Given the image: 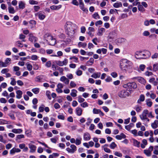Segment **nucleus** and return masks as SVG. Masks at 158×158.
Masks as SVG:
<instances>
[{
  "label": "nucleus",
  "instance_id": "nucleus-61",
  "mask_svg": "<svg viewBox=\"0 0 158 158\" xmlns=\"http://www.w3.org/2000/svg\"><path fill=\"white\" fill-rule=\"evenodd\" d=\"M76 73L77 76H79L82 74V71L79 70L76 71Z\"/></svg>",
  "mask_w": 158,
  "mask_h": 158
},
{
  "label": "nucleus",
  "instance_id": "nucleus-18",
  "mask_svg": "<svg viewBox=\"0 0 158 158\" xmlns=\"http://www.w3.org/2000/svg\"><path fill=\"white\" fill-rule=\"evenodd\" d=\"M145 100V96L143 94H141L139 99L137 101V103L139 104L141 103V102H143Z\"/></svg>",
  "mask_w": 158,
  "mask_h": 158
},
{
  "label": "nucleus",
  "instance_id": "nucleus-51",
  "mask_svg": "<svg viewBox=\"0 0 158 158\" xmlns=\"http://www.w3.org/2000/svg\"><path fill=\"white\" fill-rule=\"evenodd\" d=\"M0 66L2 67H6L7 66L5 62H3L1 60H0Z\"/></svg>",
  "mask_w": 158,
  "mask_h": 158
},
{
  "label": "nucleus",
  "instance_id": "nucleus-35",
  "mask_svg": "<svg viewBox=\"0 0 158 158\" xmlns=\"http://www.w3.org/2000/svg\"><path fill=\"white\" fill-rule=\"evenodd\" d=\"M80 7L81 9L83 11L86 13L88 12V10L85 7L84 4H82V5H80Z\"/></svg>",
  "mask_w": 158,
  "mask_h": 158
},
{
  "label": "nucleus",
  "instance_id": "nucleus-3",
  "mask_svg": "<svg viewBox=\"0 0 158 158\" xmlns=\"http://www.w3.org/2000/svg\"><path fill=\"white\" fill-rule=\"evenodd\" d=\"M131 62L126 59H122L120 61V67L121 69L123 71H126L129 68Z\"/></svg>",
  "mask_w": 158,
  "mask_h": 158
},
{
  "label": "nucleus",
  "instance_id": "nucleus-26",
  "mask_svg": "<svg viewBox=\"0 0 158 158\" xmlns=\"http://www.w3.org/2000/svg\"><path fill=\"white\" fill-rule=\"evenodd\" d=\"M62 6L61 5H59L57 6H52L50 7V8L52 10H58Z\"/></svg>",
  "mask_w": 158,
  "mask_h": 158
},
{
  "label": "nucleus",
  "instance_id": "nucleus-40",
  "mask_svg": "<svg viewBox=\"0 0 158 158\" xmlns=\"http://www.w3.org/2000/svg\"><path fill=\"white\" fill-rule=\"evenodd\" d=\"M144 153L148 156H150L151 155V152L150 150H144Z\"/></svg>",
  "mask_w": 158,
  "mask_h": 158
},
{
  "label": "nucleus",
  "instance_id": "nucleus-60",
  "mask_svg": "<svg viewBox=\"0 0 158 158\" xmlns=\"http://www.w3.org/2000/svg\"><path fill=\"white\" fill-rule=\"evenodd\" d=\"M138 81L141 83H143L144 81V80L143 78L140 77H137Z\"/></svg>",
  "mask_w": 158,
  "mask_h": 158
},
{
  "label": "nucleus",
  "instance_id": "nucleus-30",
  "mask_svg": "<svg viewBox=\"0 0 158 158\" xmlns=\"http://www.w3.org/2000/svg\"><path fill=\"white\" fill-rule=\"evenodd\" d=\"M135 109L137 112H140L142 110V107L139 105H137L135 107Z\"/></svg>",
  "mask_w": 158,
  "mask_h": 158
},
{
  "label": "nucleus",
  "instance_id": "nucleus-62",
  "mask_svg": "<svg viewBox=\"0 0 158 158\" xmlns=\"http://www.w3.org/2000/svg\"><path fill=\"white\" fill-rule=\"evenodd\" d=\"M31 131L30 130H27L25 131V134L27 135L28 136L31 135Z\"/></svg>",
  "mask_w": 158,
  "mask_h": 158
},
{
  "label": "nucleus",
  "instance_id": "nucleus-64",
  "mask_svg": "<svg viewBox=\"0 0 158 158\" xmlns=\"http://www.w3.org/2000/svg\"><path fill=\"white\" fill-rule=\"evenodd\" d=\"M114 155L118 157H121L122 156V155L121 153L118 152H114Z\"/></svg>",
  "mask_w": 158,
  "mask_h": 158
},
{
  "label": "nucleus",
  "instance_id": "nucleus-53",
  "mask_svg": "<svg viewBox=\"0 0 158 158\" xmlns=\"http://www.w3.org/2000/svg\"><path fill=\"white\" fill-rule=\"evenodd\" d=\"M93 17L95 19H100V17L97 13H95L93 15Z\"/></svg>",
  "mask_w": 158,
  "mask_h": 158
},
{
  "label": "nucleus",
  "instance_id": "nucleus-57",
  "mask_svg": "<svg viewBox=\"0 0 158 158\" xmlns=\"http://www.w3.org/2000/svg\"><path fill=\"white\" fill-rule=\"evenodd\" d=\"M81 106L83 108H85L88 106V104L86 102H85L81 104Z\"/></svg>",
  "mask_w": 158,
  "mask_h": 158
},
{
  "label": "nucleus",
  "instance_id": "nucleus-5",
  "mask_svg": "<svg viewBox=\"0 0 158 158\" xmlns=\"http://www.w3.org/2000/svg\"><path fill=\"white\" fill-rule=\"evenodd\" d=\"M129 93L125 90H122L118 94V96L121 98H125L127 96H129Z\"/></svg>",
  "mask_w": 158,
  "mask_h": 158
},
{
  "label": "nucleus",
  "instance_id": "nucleus-1",
  "mask_svg": "<svg viewBox=\"0 0 158 158\" xmlns=\"http://www.w3.org/2000/svg\"><path fill=\"white\" fill-rule=\"evenodd\" d=\"M66 34L69 36H72L75 33V31L77 28L76 25L73 23L68 22L64 26Z\"/></svg>",
  "mask_w": 158,
  "mask_h": 158
},
{
  "label": "nucleus",
  "instance_id": "nucleus-32",
  "mask_svg": "<svg viewBox=\"0 0 158 158\" xmlns=\"http://www.w3.org/2000/svg\"><path fill=\"white\" fill-rule=\"evenodd\" d=\"M126 40L123 38H119L117 40V42L118 44H120L121 43H123Z\"/></svg>",
  "mask_w": 158,
  "mask_h": 158
},
{
  "label": "nucleus",
  "instance_id": "nucleus-45",
  "mask_svg": "<svg viewBox=\"0 0 158 158\" xmlns=\"http://www.w3.org/2000/svg\"><path fill=\"white\" fill-rule=\"evenodd\" d=\"M63 53L61 51H59L57 52V55H51L52 56H61L63 55Z\"/></svg>",
  "mask_w": 158,
  "mask_h": 158
},
{
  "label": "nucleus",
  "instance_id": "nucleus-23",
  "mask_svg": "<svg viewBox=\"0 0 158 158\" xmlns=\"http://www.w3.org/2000/svg\"><path fill=\"white\" fill-rule=\"evenodd\" d=\"M113 6L116 8L122 7V4L120 2H116L114 4Z\"/></svg>",
  "mask_w": 158,
  "mask_h": 158
},
{
  "label": "nucleus",
  "instance_id": "nucleus-12",
  "mask_svg": "<svg viewBox=\"0 0 158 158\" xmlns=\"http://www.w3.org/2000/svg\"><path fill=\"white\" fill-rule=\"evenodd\" d=\"M44 38L48 42L54 38L52 36L48 34H45L44 36Z\"/></svg>",
  "mask_w": 158,
  "mask_h": 158
},
{
  "label": "nucleus",
  "instance_id": "nucleus-29",
  "mask_svg": "<svg viewBox=\"0 0 158 158\" xmlns=\"http://www.w3.org/2000/svg\"><path fill=\"white\" fill-rule=\"evenodd\" d=\"M147 105L149 107H151L152 104V102L150 99H147L145 101Z\"/></svg>",
  "mask_w": 158,
  "mask_h": 158
},
{
  "label": "nucleus",
  "instance_id": "nucleus-42",
  "mask_svg": "<svg viewBox=\"0 0 158 158\" xmlns=\"http://www.w3.org/2000/svg\"><path fill=\"white\" fill-rule=\"evenodd\" d=\"M117 145L114 142H112L110 145V147L111 149H114Z\"/></svg>",
  "mask_w": 158,
  "mask_h": 158
},
{
  "label": "nucleus",
  "instance_id": "nucleus-59",
  "mask_svg": "<svg viewBox=\"0 0 158 158\" xmlns=\"http://www.w3.org/2000/svg\"><path fill=\"white\" fill-rule=\"evenodd\" d=\"M70 84V86L72 88L75 87L76 86V84L73 81H71Z\"/></svg>",
  "mask_w": 158,
  "mask_h": 158
},
{
  "label": "nucleus",
  "instance_id": "nucleus-21",
  "mask_svg": "<svg viewBox=\"0 0 158 158\" xmlns=\"http://www.w3.org/2000/svg\"><path fill=\"white\" fill-rule=\"evenodd\" d=\"M8 9L9 12L10 14H14L15 12L14 8L11 6L10 4L8 7Z\"/></svg>",
  "mask_w": 158,
  "mask_h": 158
},
{
  "label": "nucleus",
  "instance_id": "nucleus-22",
  "mask_svg": "<svg viewBox=\"0 0 158 158\" xmlns=\"http://www.w3.org/2000/svg\"><path fill=\"white\" fill-rule=\"evenodd\" d=\"M101 75V73L100 72L94 73L91 76V77L95 79L99 78Z\"/></svg>",
  "mask_w": 158,
  "mask_h": 158
},
{
  "label": "nucleus",
  "instance_id": "nucleus-55",
  "mask_svg": "<svg viewBox=\"0 0 158 158\" xmlns=\"http://www.w3.org/2000/svg\"><path fill=\"white\" fill-rule=\"evenodd\" d=\"M51 62L50 60L48 61L45 64V66L48 68L50 67L51 66Z\"/></svg>",
  "mask_w": 158,
  "mask_h": 158
},
{
  "label": "nucleus",
  "instance_id": "nucleus-24",
  "mask_svg": "<svg viewBox=\"0 0 158 158\" xmlns=\"http://www.w3.org/2000/svg\"><path fill=\"white\" fill-rule=\"evenodd\" d=\"M158 125V121L155 120L154 123L151 124V126L153 129H155L157 127Z\"/></svg>",
  "mask_w": 158,
  "mask_h": 158
},
{
  "label": "nucleus",
  "instance_id": "nucleus-47",
  "mask_svg": "<svg viewBox=\"0 0 158 158\" xmlns=\"http://www.w3.org/2000/svg\"><path fill=\"white\" fill-rule=\"evenodd\" d=\"M29 3L31 5H37L38 3V2L37 1L33 0H29Z\"/></svg>",
  "mask_w": 158,
  "mask_h": 158
},
{
  "label": "nucleus",
  "instance_id": "nucleus-38",
  "mask_svg": "<svg viewBox=\"0 0 158 158\" xmlns=\"http://www.w3.org/2000/svg\"><path fill=\"white\" fill-rule=\"evenodd\" d=\"M16 45L20 48H22L23 44L20 41H18L15 42Z\"/></svg>",
  "mask_w": 158,
  "mask_h": 158
},
{
  "label": "nucleus",
  "instance_id": "nucleus-4",
  "mask_svg": "<svg viewBox=\"0 0 158 158\" xmlns=\"http://www.w3.org/2000/svg\"><path fill=\"white\" fill-rule=\"evenodd\" d=\"M148 112V110L145 109L143 111L141 114L140 115V119L143 121L147 123L149 122L150 121L149 119L147 117Z\"/></svg>",
  "mask_w": 158,
  "mask_h": 158
},
{
  "label": "nucleus",
  "instance_id": "nucleus-25",
  "mask_svg": "<svg viewBox=\"0 0 158 158\" xmlns=\"http://www.w3.org/2000/svg\"><path fill=\"white\" fill-rule=\"evenodd\" d=\"M36 15L38 16L39 18L41 20H43L45 17V15L41 13H38Z\"/></svg>",
  "mask_w": 158,
  "mask_h": 158
},
{
  "label": "nucleus",
  "instance_id": "nucleus-63",
  "mask_svg": "<svg viewBox=\"0 0 158 158\" xmlns=\"http://www.w3.org/2000/svg\"><path fill=\"white\" fill-rule=\"evenodd\" d=\"M86 31V29L85 27L82 26L81 27V33H85Z\"/></svg>",
  "mask_w": 158,
  "mask_h": 158
},
{
  "label": "nucleus",
  "instance_id": "nucleus-15",
  "mask_svg": "<svg viewBox=\"0 0 158 158\" xmlns=\"http://www.w3.org/2000/svg\"><path fill=\"white\" fill-rule=\"evenodd\" d=\"M16 97L17 98L19 99L22 97L23 92L20 90H18L16 92Z\"/></svg>",
  "mask_w": 158,
  "mask_h": 158
},
{
  "label": "nucleus",
  "instance_id": "nucleus-7",
  "mask_svg": "<svg viewBox=\"0 0 158 158\" xmlns=\"http://www.w3.org/2000/svg\"><path fill=\"white\" fill-rule=\"evenodd\" d=\"M29 40L32 43H35L38 40L37 38L34 36L32 33H30L29 35Z\"/></svg>",
  "mask_w": 158,
  "mask_h": 158
},
{
  "label": "nucleus",
  "instance_id": "nucleus-43",
  "mask_svg": "<svg viewBox=\"0 0 158 158\" xmlns=\"http://www.w3.org/2000/svg\"><path fill=\"white\" fill-rule=\"evenodd\" d=\"M56 42V40L55 38H54L52 40L48 42V44L49 45L53 46L55 44Z\"/></svg>",
  "mask_w": 158,
  "mask_h": 158
},
{
  "label": "nucleus",
  "instance_id": "nucleus-16",
  "mask_svg": "<svg viewBox=\"0 0 158 158\" xmlns=\"http://www.w3.org/2000/svg\"><path fill=\"white\" fill-rule=\"evenodd\" d=\"M35 81L37 82H42L43 76L41 75L38 76L35 78Z\"/></svg>",
  "mask_w": 158,
  "mask_h": 158
},
{
  "label": "nucleus",
  "instance_id": "nucleus-19",
  "mask_svg": "<svg viewBox=\"0 0 158 158\" xmlns=\"http://www.w3.org/2000/svg\"><path fill=\"white\" fill-rule=\"evenodd\" d=\"M19 7L20 9H23L25 8V3L23 1H20L19 2Z\"/></svg>",
  "mask_w": 158,
  "mask_h": 158
},
{
  "label": "nucleus",
  "instance_id": "nucleus-58",
  "mask_svg": "<svg viewBox=\"0 0 158 158\" xmlns=\"http://www.w3.org/2000/svg\"><path fill=\"white\" fill-rule=\"evenodd\" d=\"M11 61V59L10 58H6L5 61V62L6 64H7V65L8 66V64Z\"/></svg>",
  "mask_w": 158,
  "mask_h": 158
},
{
  "label": "nucleus",
  "instance_id": "nucleus-48",
  "mask_svg": "<svg viewBox=\"0 0 158 158\" xmlns=\"http://www.w3.org/2000/svg\"><path fill=\"white\" fill-rule=\"evenodd\" d=\"M11 81L10 83L11 85H16V81L15 79L14 78H11Z\"/></svg>",
  "mask_w": 158,
  "mask_h": 158
},
{
  "label": "nucleus",
  "instance_id": "nucleus-33",
  "mask_svg": "<svg viewBox=\"0 0 158 158\" xmlns=\"http://www.w3.org/2000/svg\"><path fill=\"white\" fill-rule=\"evenodd\" d=\"M78 46L79 47H82L83 48H85L87 46V44L85 43L79 42L78 43Z\"/></svg>",
  "mask_w": 158,
  "mask_h": 158
},
{
  "label": "nucleus",
  "instance_id": "nucleus-31",
  "mask_svg": "<svg viewBox=\"0 0 158 158\" xmlns=\"http://www.w3.org/2000/svg\"><path fill=\"white\" fill-rule=\"evenodd\" d=\"M77 90L75 89H73L72 90V92L70 93V95L73 97H75L77 95Z\"/></svg>",
  "mask_w": 158,
  "mask_h": 158
},
{
  "label": "nucleus",
  "instance_id": "nucleus-41",
  "mask_svg": "<svg viewBox=\"0 0 158 158\" xmlns=\"http://www.w3.org/2000/svg\"><path fill=\"white\" fill-rule=\"evenodd\" d=\"M32 92L35 94H37L39 92L40 89L39 88H35L32 89Z\"/></svg>",
  "mask_w": 158,
  "mask_h": 158
},
{
  "label": "nucleus",
  "instance_id": "nucleus-52",
  "mask_svg": "<svg viewBox=\"0 0 158 158\" xmlns=\"http://www.w3.org/2000/svg\"><path fill=\"white\" fill-rule=\"evenodd\" d=\"M78 101L80 103L82 102L85 101L84 99L82 98L81 96H79L78 97Z\"/></svg>",
  "mask_w": 158,
  "mask_h": 158
},
{
  "label": "nucleus",
  "instance_id": "nucleus-17",
  "mask_svg": "<svg viewBox=\"0 0 158 158\" xmlns=\"http://www.w3.org/2000/svg\"><path fill=\"white\" fill-rule=\"evenodd\" d=\"M76 111L78 116H81L82 114V110L80 107H77L76 109Z\"/></svg>",
  "mask_w": 158,
  "mask_h": 158
},
{
  "label": "nucleus",
  "instance_id": "nucleus-14",
  "mask_svg": "<svg viewBox=\"0 0 158 158\" xmlns=\"http://www.w3.org/2000/svg\"><path fill=\"white\" fill-rule=\"evenodd\" d=\"M84 139L85 140H89L90 139L91 136L90 134L88 132H86L84 134Z\"/></svg>",
  "mask_w": 158,
  "mask_h": 158
},
{
  "label": "nucleus",
  "instance_id": "nucleus-28",
  "mask_svg": "<svg viewBox=\"0 0 158 158\" xmlns=\"http://www.w3.org/2000/svg\"><path fill=\"white\" fill-rule=\"evenodd\" d=\"M142 142V143L141 144V147L142 148H144L145 146L147 144V141L146 139H143Z\"/></svg>",
  "mask_w": 158,
  "mask_h": 158
},
{
  "label": "nucleus",
  "instance_id": "nucleus-44",
  "mask_svg": "<svg viewBox=\"0 0 158 158\" xmlns=\"http://www.w3.org/2000/svg\"><path fill=\"white\" fill-rule=\"evenodd\" d=\"M153 70L154 71L156 72L158 69V64L156 63L154 64L153 66Z\"/></svg>",
  "mask_w": 158,
  "mask_h": 158
},
{
  "label": "nucleus",
  "instance_id": "nucleus-34",
  "mask_svg": "<svg viewBox=\"0 0 158 158\" xmlns=\"http://www.w3.org/2000/svg\"><path fill=\"white\" fill-rule=\"evenodd\" d=\"M26 38V36L22 34H20L19 35V39L21 40H22V42H25V39Z\"/></svg>",
  "mask_w": 158,
  "mask_h": 158
},
{
  "label": "nucleus",
  "instance_id": "nucleus-27",
  "mask_svg": "<svg viewBox=\"0 0 158 158\" xmlns=\"http://www.w3.org/2000/svg\"><path fill=\"white\" fill-rule=\"evenodd\" d=\"M81 140L82 138L80 136H79L76 139V141L75 142L76 145H78L80 144L81 143Z\"/></svg>",
  "mask_w": 158,
  "mask_h": 158
},
{
  "label": "nucleus",
  "instance_id": "nucleus-49",
  "mask_svg": "<svg viewBox=\"0 0 158 158\" xmlns=\"http://www.w3.org/2000/svg\"><path fill=\"white\" fill-rule=\"evenodd\" d=\"M51 92L50 91L48 90H47L46 91V94L49 100H51V97L50 95Z\"/></svg>",
  "mask_w": 158,
  "mask_h": 158
},
{
  "label": "nucleus",
  "instance_id": "nucleus-39",
  "mask_svg": "<svg viewBox=\"0 0 158 158\" xmlns=\"http://www.w3.org/2000/svg\"><path fill=\"white\" fill-rule=\"evenodd\" d=\"M138 10L142 12H143L145 11V9L143 8V6L140 5V4L138 5Z\"/></svg>",
  "mask_w": 158,
  "mask_h": 158
},
{
  "label": "nucleus",
  "instance_id": "nucleus-50",
  "mask_svg": "<svg viewBox=\"0 0 158 158\" xmlns=\"http://www.w3.org/2000/svg\"><path fill=\"white\" fill-rule=\"evenodd\" d=\"M70 60H72L73 59H74L73 61L75 63L77 62V60H78V58L75 56H72L70 57L69 58Z\"/></svg>",
  "mask_w": 158,
  "mask_h": 158
},
{
  "label": "nucleus",
  "instance_id": "nucleus-8",
  "mask_svg": "<svg viewBox=\"0 0 158 158\" xmlns=\"http://www.w3.org/2000/svg\"><path fill=\"white\" fill-rule=\"evenodd\" d=\"M28 147L30 149V152L34 153L35 152L36 147L35 145L31 143H29L28 144Z\"/></svg>",
  "mask_w": 158,
  "mask_h": 158
},
{
  "label": "nucleus",
  "instance_id": "nucleus-54",
  "mask_svg": "<svg viewBox=\"0 0 158 158\" xmlns=\"http://www.w3.org/2000/svg\"><path fill=\"white\" fill-rule=\"evenodd\" d=\"M9 70L8 69H3L1 71V73L2 74H5L8 72Z\"/></svg>",
  "mask_w": 158,
  "mask_h": 158
},
{
  "label": "nucleus",
  "instance_id": "nucleus-10",
  "mask_svg": "<svg viewBox=\"0 0 158 158\" xmlns=\"http://www.w3.org/2000/svg\"><path fill=\"white\" fill-rule=\"evenodd\" d=\"M124 85L127 86L130 88L136 89L137 87V84L135 82L128 83Z\"/></svg>",
  "mask_w": 158,
  "mask_h": 158
},
{
  "label": "nucleus",
  "instance_id": "nucleus-11",
  "mask_svg": "<svg viewBox=\"0 0 158 158\" xmlns=\"http://www.w3.org/2000/svg\"><path fill=\"white\" fill-rule=\"evenodd\" d=\"M61 81L64 82L65 84L68 85L69 84V80L66 78L64 76L61 77L60 79Z\"/></svg>",
  "mask_w": 158,
  "mask_h": 158
},
{
  "label": "nucleus",
  "instance_id": "nucleus-6",
  "mask_svg": "<svg viewBox=\"0 0 158 158\" xmlns=\"http://www.w3.org/2000/svg\"><path fill=\"white\" fill-rule=\"evenodd\" d=\"M71 148H67L66 149V151L69 153H73L77 150V147L74 144H72L70 146Z\"/></svg>",
  "mask_w": 158,
  "mask_h": 158
},
{
  "label": "nucleus",
  "instance_id": "nucleus-56",
  "mask_svg": "<svg viewBox=\"0 0 158 158\" xmlns=\"http://www.w3.org/2000/svg\"><path fill=\"white\" fill-rule=\"evenodd\" d=\"M100 110V109H98L95 108H94L93 110V113L94 114H98Z\"/></svg>",
  "mask_w": 158,
  "mask_h": 158
},
{
  "label": "nucleus",
  "instance_id": "nucleus-36",
  "mask_svg": "<svg viewBox=\"0 0 158 158\" xmlns=\"http://www.w3.org/2000/svg\"><path fill=\"white\" fill-rule=\"evenodd\" d=\"M133 143L135 146H136L137 147H139L140 146V143L136 139H133Z\"/></svg>",
  "mask_w": 158,
  "mask_h": 158
},
{
  "label": "nucleus",
  "instance_id": "nucleus-2",
  "mask_svg": "<svg viewBox=\"0 0 158 158\" xmlns=\"http://www.w3.org/2000/svg\"><path fill=\"white\" fill-rule=\"evenodd\" d=\"M151 55L150 52L148 50H145L144 52H137L135 53V57L137 59H146L150 57Z\"/></svg>",
  "mask_w": 158,
  "mask_h": 158
},
{
  "label": "nucleus",
  "instance_id": "nucleus-13",
  "mask_svg": "<svg viewBox=\"0 0 158 158\" xmlns=\"http://www.w3.org/2000/svg\"><path fill=\"white\" fill-rule=\"evenodd\" d=\"M105 29L104 28H101L98 29V32L97 33V35L99 36H102L103 35V33L105 31Z\"/></svg>",
  "mask_w": 158,
  "mask_h": 158
},
{
  "label": "nucleus",
  "instance_id": "nucleus-46",
  "mask_svg": "<svg viewBox=\"0 0 158 158\" xmlns=\"http://www.w3.org/2000/svg\"><path fill=\"white\" fill-rule=\"evenodd\" d=\"M26 65L27 70L29 71H31L32 68V65L28 63Z\"/></svg>",
  "mask_w": 158,
  "mask_h": 158
},
{
  "label": "nucleus",
  "instance_id": "nucleus-9",
  "mask_svg": "<svg viewBox=\"0 0 158 158\" xmlns=\"http://www.w3.org/2000/svg\"><path fill=\"white\" fill-rule=\"evenodd\" d=\"M21 150L20 149L16 148H13L10 152V154L11 155H14L16 152H21Z\"/></svg>",
  "mask_w": 158,
  "mask_h": 158
},
{
  "label": "nucleus",
  "instance_id": "nucleus-20",
  "mask_svg": "<svg viewBox=\"0 0 158 158\" xmlns=\"http://www.w3.org/2000/svg\"><path fill=\"white\" fill-rule=\"evenodd\" d=\"M11 131L15 134H20L22 133L23 130L21 129H13Z\"/></svg>",
  "mask_w": 158,
  "mask_h": 158
},
{
  "label": "nucleus",
  "instance_id": "nucleus-37",
  "mask_svg": "<svg viewBox=\"0 0 158 158\" xmlns=\"http://www.w3.org/2000/svg\"><path fill=\"white\" fill-rule=\"evenodd\" d=\"M24 138V136L23 135L21 134L18 135L16 138L15 140L18 141V140H20L22 138Z\"/></svg>",
  "mask_w": 158,
  "mask_h": 158
}]
</instances>
